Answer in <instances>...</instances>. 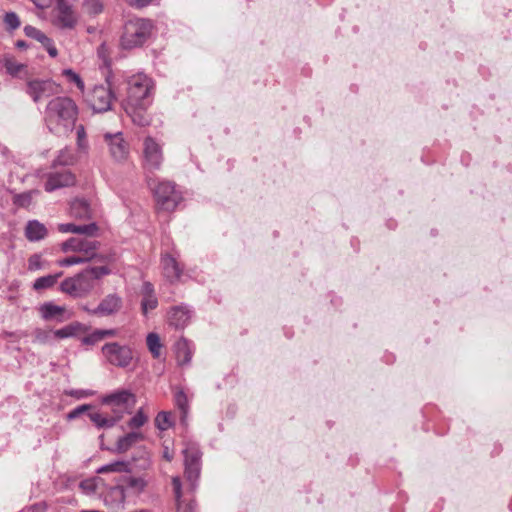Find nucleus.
<instances>
[{
  "label": "nucleus",
  "mask_w": 512,
  "mask_h": 512,
  "mask_svg": "<svg viewBox=\"0 0 512 512\" xmlns=\"http://www.w3.org/2000/svg\"><path fill=\"white\" fill-rule=\"evenodd\" d=\"M153 91L152 79L143 73L132 75L127 80V98L123 108L134 124L145 127L151 123L147 109L152 103Z\"/></svg>",
  "instance_id": "obj_1"
},
{
  "label": "nucleus",
  "mask_w": 512,
  "mask_h": 512,
  "mask_svg": "<svg viewBox=\"0 0 512 512\" xmlns=\"http://www.w3.org/2000/svg\"><path fill=\"white\" fill-rule=\"evenodd\" d=\"M78 109L69 97H55L46 107L45 119L51 132L64 135L73 130L77 120Z\"/></svg>",
  "instance_id": "obj_2"
},
{
  "label": "nucleus",
  "mask_w": 512,
  "mask_h": 512,
  "mask_svg": "<svg viewBox=\"0 0 512 512\" xmlns=\"http://www.w3.org/2000/svg\"><path fill=\"white\" fill-rule=\"evenodd\" d=\"M110 272L107 266L89 267L73 277L64 279L60 284V290L73 298H83L94 289L96 280L109 275Z\"/></svg>",
  "instance_id": "obj_3"
},
{
  "label": "nucleus",
  "mask_w": 512,
  "mask_h": 512,
  "mask_svg": "<svg viewBox=\"0 0 512 512\" xmlns=\"http://www.w3.org/2000/svg\"><path fill=\"white\" fill-rule=\"evenodd\" d=\"M152 28L153 25L149 20L142 18L128 20L123 27L120 46L125 50L141 47L150 38Z\"/></svg>",
  "instance_id": "obj_4"
},
{
  "label": "nucleus",
  "mask_w": 512,
  "mask_h": 512,
  "mask_svg": "<svg viewBox=\"0 0 512 512\" xmlns=\"http://www.w3.org/2000/svg\"><path fill=\"white\" fill-rule=\"evenodd\" d=\"M147 184L153 191L159 208L164 211H173L182 200L181 193L175 189L174 183L170 181L156 183L155 179L148 176Z\"/></svg>",
  "instance_id": "obj_5"
},
{
  "label": "nucleus",
  "mask_w": 512,
  "mask_h": 512,
  "mask_svg": "<svg viewBox=\"0 0 512 512\" xmlns=\"http://www.w3.org/2000/svg\"><path fill=\"white\" fill-rule=\"evenodd\" d=\"M100 247V242L87 237L75 236L71 237L65 242L61 244V249L63 252H77L80 253L82 257H88L89 261L94 259L103 260L104 257L100 256L97 253L98 248Z\"/></svg>",
  "instance_id": "obj_6"
},
{
  "label": "nucleus",
  "mask_w": 512,
  "mask_h": 512,
  "mask_svg": "<svg viewBox=\"0 0 512 512\" xmlns=\"http://www.w3.org/2000/svg\"><path fill=\"white\" fill-rule=\"evenodd\" d=\"M102 353L111 365L121 368L129 366L133 359L131 348L117 342L106 343L102 347Z\"/></svg>",
  "instance_id": "obj_7"
},
{
  "label": "nucleus",
  "mask_w": 512,
  "mask_h": 512,
  "mask_svg": "<svg viewBox=\"0 0 512 512\" xmlns=\"http://www.w3.org/2000/svg\"><path fill=\"white\" fill-rule=\"evenodd\" d=\"M114 94L109 86L97 85L88 96V103L95 112H106L111 109Z\"/></svg>",
  "instance_id": "obj_8"
},
{
  "label": "nucleus",
  "mask_w": 512,
  "mask_h": 512,
  "mask_svg": "<svg viewBox=\"0 0 512 512\" xmlns=\"http://www.w3.org/2000/svg\"><path fill=\"white\" fill-rule=\"evenodd\" d=\"M26 92L37 103L56 94L57 85L50 80H31L27 83Z\"/></svg>",
  "instance_id": "obj_9"
},
{
  "label": "nucleus",
  "mask_w": 512,
  "mask_h": 512,
  "mask_svg": "<svg viewBox=\"0 0 512 512\" xmlns=\"http://www.w3.org/2000/svg\"><path fill=\"white\" fill-rule=\"evenodd\" d=\"M144 167L148 171L158 170L162 163V151L159 144L153 138L147 137L144 140Z\"/></svg>",
  "instance_id": "obj_10"
},
{
  "label": "nucleus",
  "mask_w": 512,
  "mask_h": 512,
  "mask_svg": "<svg viewBox=\"0 0 512 512\" xmlns=\"http://www.w3.org/2000/svg\"><path fill=\"white\" fill-rule=\"evenodd\" d=\"M38 311L40 317L44 321L48 322L54 321L56 323H63L71 317L65 306L56 305L51 301L41 304L38 308Z\"/></svg>",
  "instance_id": "obj_11"
},
{
  "label": "nucleus",
  "mask_w": 512,
  "mask_h": 512,
  "mask_svg": "<svg viewBox=\"0 0 512 512\" xmlns=\"http://www.w3.org/2000/svg\"><path fill=\"white\" fill-rule=\"evenodd\" d=\"M123 307V299L116 293L106 295L98 304L93 308L95 316L107 317L117 314Z\"/></svg>",
  "instance_id": "obj_12"
},
{
  "label": "nucleus",
  "mask_w": 512,
  "mask_h": 512,
  "mask_svg": "<svg viewBox=\"0 0 512 512\" xmlns=\"http://www.w3.org/2000/svg\"><path fill=\"white\" fill-rule=\"evenodd\" d=\"M104 140L109 146L111 156L116 161H122L126 159L128 155V145L124 141L121 132H117L115 134L106 133L104 135Z\"/></svg>",
  "instance_id": "obj_13"
},
{
  "label": "nucleus",
  "mask_w": 512,
  "mask_h": 512,
  "mask_svg": "<svg viewBox=\"0 0 512 512\" xmlns=\"http://www.w3.org/2000/svg\"><path fill=\"white\" fill-rule=\"evenodd\" d=\"M126 494L123 485L110 487L103 496L104 504L112 510H120L123 508Z\"/></svg>",
  "instance_id": "obj_14"
},
{
  "label": "nucleus",
  "mask_w": 512,
  "mask_h": 512,
  "mask_svg": "<svg viewBox=\"0 0 512 512\" xmlns=\"http://www.w3.org/2000/svg\"><path fill=\"white\" fill-rule=\"evenodd\" d=\"M24 33L27 37L37 40L47 50L50 57L55 58L58 55V50L53 41L42 31L34 26L27 25L24 27Z\"/></svg>",
  "instance_id": "obj_15"
},
{
  "label": "nucleus",
  "mask_w": 512,
  "mask_h": 512,
  "mask_svg": "<svg viewBox=\"0 0 512 512\" xmlns=\"http://www.w3.org/2000/svg\"><path fill=\"white\" fill-rule=\"evenodd\" d=\"M75 182V177L69 171H63L60 173L51 174L46 183L45 190L48 192H52L56 189L73 185Z\"/></svg>",
  "instance_id": "obj_16"
},
{
  "label": "nucleus",
  "mask_w": 512,
  "mask_h": 512,
  "mask_svg": "<svg viewBox=\"0 0 512 512\" xmlns=\"http://www.w3.org/2000/svg\"><path fill=\"white\" fill-rule=\"evenodd\" d=\"M191 315L192 312L187 306H175L169 311V324L177 329H182L189 323Z\"/></svg>",
  "instance_id": "obj_17"
},
{
  "label": "nucleus",
  "mask_w": 512,
  "mask_h": 512,
  "mask_svg": "<svg viewBox=\"0 0 512 512\" xmlns=\"http://www.w3.org/2000/svg\"><path fill=\"white\" fill-rule=\"evenodd\" d=\"M48 234L46 226L38 220H30L25 226V237L30 242L43 240Z\"/></svg>",
  "instance_id": "obj_18"
},
{
  "label": "nucleus",
  "mask_w": 512,
  "mask_h": 512,
  "mask_svg": "<svg viewBox=\"0 0 512 512\" xmlns=\"http://www.w3.org/2000/svg\"><path fill=\"white\" fill-rule=\"evenodd\" d=\"M172 486L176 499L177 512H195L196 504L193 500L186 502L181 499V481L178 477L172 479Z\"/></svg>",
  "instance_id": "obj_19"
},
{
  "label": "nucleus",
  "mask_w": 512,
  "mask_h": 512,
  "mask_svg": "<svg viewBox=\"0 0 512 512\" xmlns=\"http://www.w3.org/2000/svg\"><path fill=\"white\" fill-rule=\"evenodd\" d=\"M120 485L124 486V492L132 494L141 493L147 486V482L143 477H135L131 475H124L121 477Z\"/></svg>",
  "instance_id": "obj_20"
},
{
  "label": "nucleus",
  "mask_w": 512,
  "mask_h": 512,
  "mask_svg": "<svg viewBox=\"0 0 512 512\" xmlns=\"http://www.w3.org/2000/svg\"><path fill=\"white\" fill-rule=\"evenodd\" d=\"M90 420L99 429L112 428L118 421L121 420V415L111 416L108 413L92 412L89 415Z\"/></svg>",
  "instance_id": "obj_21"
},
{
  "label": "nucleus",
  "mask_w": 512,
  "mask_h": 512,
  "mask_svg": "<svg viewBox=\"0 0 512 512\" xmlns=\"http://www.w3.org/2000/svg\"><path fill=\"white\" fill-rule=\"evenodd\" d=\"M162 265L164 275L169 281L174 282L180 278L182 270L175 258L170 255H165L162 258Z\"/></svg>",
  "instance_id": "obj_22"
},
{
  "label": "nucleus",
  "mask_w": 512,
  "mask_h": 512,
  "mask_svg": "<svg viewBox=\"0 0 512 512\" xmlns=\"http://www.w3.org/2000/svg\"><path fill=\"white\" fill-rule=\"evenodd\" d=\"M87 327L80 322H72L60 329L53 331V336L58 339H66L77 336L81 332H86Z\"/></svg>",
  "instance_id": "obj_23"
},
{
  "label": "nucleus",
  "mask_w": 512,
  "mask_h": 512,
  "mask_svg": "<svg viewBox=\"0 0 512 512\" xmlns=\"http://www.w3.org/2000/svg\"><path fill=\"white\" fill-rule=\"evenodd\" d=\"M175 353L179 365H187L192 358V349L188 340L182 338L175 344Z\"/></svg>",
  "instance_id": "obj_24"
},
{
  "label": "nucleus",
  "mask_w": 512,
  "mask_h": 512,
  "mask_svg": "<svg viewBox=\"0 0 512 512\" xmlns=\"http://www.w3.org/2000/svg\"><path fill=\"white\" fill-rule=\"evenodd\" d=\"M70 214L79 219L89 218L91 211L88 202L85 199H74L70 204Z\"/></svg>",
  "instance_id": "obj_25"
},
{
  "label": "nucleus",
  "mask_w": 512,
  "mask_h": 512,
  "mask_svg": "<svg viewBox=\"0 0 512 512\" xmlns=\"http://www.w3.org/2000/svg\"><path fill=\"white\" fill-rule=\"evenodd\" d=\"M134 398L133 394L127 390L117 391L103 398L106 405L112 404L117 407H125L129 399Z\"/></svg>",
  "instance_id": "obj_26"
},
{
  "label": "nucleus",
  "mask_w": 512,
  "mask_h": 512,
  "mask_svg": "<svg viewBox=\"0 0 512 512\" xmlns=\"http://www.w3.org/2000/svg\"><path fill=\"white\" fill-rule=\"evenodd\" d=\"M175 406L180 410V421L182 424L187 425V417L189 413V401L185 392L181 389L177 390L174 394Z\"/></svg>",
  "instance_id": "obj_27"
},
{
  "label": "nucleus",
  "mask_w": 512,
  "mask_h": 512,
  "mask_svg": "<svg viewBox=\"0 0 512 512\" xmlns=\"http://www.w3.org/2000/svg\"><path fill=\"white\" fill-rule=\"evenodd\" d=\"M143 439V434L140 432H130L123 437L119 438L116 443V450L119 453L128 451L135 443Z\"/></svg>",
  "instance_id": "obj_28"
},
{
  "label": "nucleus",
  "mask_w": 512,
  "mask_h": 512,
  "mask_svg": "<svg viewBox=\"0 0 512 512\" xmlns=\"http://www.w3.org/2000/svg\"><path fill=\"white\" fill-rule=\"evenodd\" d=\"M62 275H63V272L60 271V272L55 273V274H50V275L39 277V278H37L34 281L33 289L36 290V291H41V290H44V289L51 288V287H53L57 283L58 279Z\"/></svg>",
  "instance_id": "obj_29"
},
{
  "label": "nucleus",
  "mask_w": 512,
  "mask_h": 512,
  "mask_svg": "<svg viewBox=\"0 0 512 512\" xmlns=\"http://www.w3.org/2000/svg\"><path fill=\"white\" fill-rule=\"evenodd\" d=\"M57 23L62 28L71 29L74 27L76 24V17L69 7H63L60 9Z\"/></svg>",
  "instance_id": "obj_30"
},
{
  "label": "nucleus",
  "mask_w": 512,
  "mask_h": 512,
  "mask_svg": "<svg viewBox=\"0 0 512 512\" xmlns=\"http://www.w3.org/2000/svg\"><path fill=\"white\" fill-rule=\"evenodd\" d=\"M104 486V481L100 477H94L90 479H86L81 481L80 488L86 494H94L100 492L102 487Z\"/></svg>",
  "instance_id": "obj_31"
},
{
  "label": "nucleus",
  "mask_w": 512,
  "mask_h": 512,
  "mask_svg": "<svg viewBox=\"0 0 512 512\" xmlns=\"http://www.w3.org/2000/svg\"><path fill=\"white\" fill-rule=\"evenodd\" d=\"M183 453L185 458L184 463L201 464L202 454L196 444H187L186 448L183 450Z\"/></svg>",
  "instance_id": "obj_32"
},
{
  "label": "nucleus",
  "mask_w": 512,
  "mask_h": 512,
  "mask_svg": "<svg viewBox=\"0 0 512 512\" xmlns=\"http://www.w3.org/2000/svg\"><path fill=\"white\" fill-rule=\"evenodd\" d=\"M146 343L149 351L154 358H159L161 354L162 344L157 333L151 332L146 337Z\"/></svg>",
  "instance_id": "obj_33"
},
{
  "label": "nucleus",
  "mask_w": 512,
  "mask_h": 512,
  "mask_svg": "<svg viewBox=\"0 0 512 512\" xmlns=\"http://www.w3.org/2000/svg\"><path fill=\"white\" fill-rule=\"evenodd\" d=\"M103 9V0H85L83 2V11L90 16L102 13Z\"/></svg>",
  "instance_id": "obj_34"
},
{
  "label": "nucleus",
  "mask_w": 512,
  "mask_h": 512,
  "mask_svg": "<svg viewBox=\"0 0 512 512\" xmlns=\"http://www.w3.org/2000/svg\"><path fill=\"white\" fill-rule=\"evenodd\" d=\"M128 464L123 461H115L106 465L101 466L97 469V473L104 474L110 472H127Z\"/></svg>",
  "instance_id": "obj_35"
},
{
  "label": "nucleus",
  "mask_w": 512,
  "mask_h": 512,
  "mask_svg": "<svg viewBox=\"0 0 512 512\" xmlns=\"http://www.w3.org/2000/svg\"><path fill=\"white\" fill-rule=\"evenodd\" d=\"M185 464V475L187 479L191 482L192 487L194 488L195 482L199 478L201 464L194 463H184Z\"/></svg>",
  "instance_id": "obj_36"
},
{
  "label": "nucleus",
  "mask_w": 512,
  "mask_h": 512,
  "mask_svg": "<svg viewBox=\"0 0 512 512\" xmlns=\"http://www.w3.org/2000/svg\"><path fill=\"white\" fill-rule=\"evenodd\" d=\"M155 426L161 431L170 428L172 426L171 413L165 411L159 412L155 418Z\"/></svg>",
  "instance_id": "obj_37"
},
{
  "label": "nucleus",
  "mask_w": 512,
  "mask_h": 512,
  "mask_svg": "<svg viewBox=\"0 0 512 512\" xmlns=\"http://www.w3.org/2000/svg\"><path fill=\"white\" fill-rule=\"evenodd\" d=\"M34 342L38 344H47L51 341L53 332L42 328H36L33 331Z\"/></svg>",
  "instance_id": "obj_38"
},
{
  "label": "nucleus",
  "mask_w": 512,
  "mask_h": 512,
  "mask_svg": "<svg viewBox=\"0 0 512 512\" xmlns=\"http://www.w3.org/2000/svg\"><path fill=\"white\" fill-rule=\"evenodd\" d=\"M98 226L96 223H90L85 225H77L75 234L82 237L92 238L97 234Z\"/></svg>",
  "instance_id": "obj_39"
},
{
  "label": "nucleus",
  "mask_w": 512,
  "mask_h": 512,
  "mask_svg": "<svg viewBox=\"0 0 512 512\" xmlns=\"http://www.w3.org/2000/svg\"><path fill=\"white\" fill-rule=\"evenodd\" d=\"M148 420V417L144 414L142 408H140L136 414L129 420L128 426L132 429L142 427Z\"/></svg>",
  "instance_id": "obj_40"
},
{
  "label": "nucleus",
  "mask_w": 512,
  "mask_h": 512,
  "mask_svg": "<svg viewBox=\"0 0 512 512\" xmlns=\"http://www.w3.org/2000/svg\"><path fill=\"white\" fill-rule=\"evenodd\" d=\"M158 306V300L155 295L142 297L141 310L146 315L150 310H154Z\"/></svg>",
  "instance_id": "obj_41"
},
{
  "label": "nucleus",
  "mask_w": 512,
  "mask_h": 512,
  "mask_svg": "<svg viewBox=\"0 0 512 512\" xmlns=\"http://www.w3.org/2000/svg\"><path fill=\"white\" fill-rule=\"evenodd\" d=\"M4 24L8 30H15L20 26V19L14 12H7L4 16Z\"/></svg>",
  "instance_id": "obj_42"
},
{
  "label": "nucleus",
  "mask_w": 512,
  "mask_h": 512,
  "mask_svg": "<svg viewBox=\"0 0 512 512\" xmlns=\"http://www.w3.org/2000/svg\"><path fill=\"white\" fill-rule=\"evenodd\" d=\"M85 262H89L88 257H82V256H69L64 259H61L58 261V265L61 267H68L72 265L82 264Z\"/></svg>",
  "instance_id": "obj_43"
},
{
  "label": "nucleus",
  "mask_w": 512,
  "mask_h": 512,
  "mask_svg": "<svg viewBox=\"0 0 512 512\" xmlns=\"http://www.w3.org/2000/svg\"><path fill=\"white\" fill-rule=\"evenodd\" d=\"M63 76H65L70 82L76 84V86L83 91L84 90V82L81 77L74 72L72 69H64L62 72Z\"/></svg>",
  "instance_id": "obj_44"
},
{
  "label": "nucleus",
  "mask_w": 512,
  "mask_h": 512,
  "mask_svg": "<svg viewBox=\"0 0 512 512\" xmlns=\"http://www.w3.org/2000/svg\"><path fill=\"white\" fill-rule=\"evenodd\" d=\"M44 261L40 254H33L28 259V270L38 271L44 268Z\"/></svg>",
  "instance_id": "obj_45"
},
{
  "label": "nucleus",
  "mask_w": 512,
  "mask_h": 512,
  "mask_svg": "<svg viewBox=\"0 0 512 512\" xmlns=\"http://www.w3.org/2000/svg\"><path fill=\"white\" fill-rule=\"evenodd\" d=\"M33 192H26L15 197V203L20 207H28L32 202Z\"/></svg>",
  "instance_id": "obj_46"
},
{
  "label": "nucleus",
  "mask_w": 512,
  "mask_h": 512,
  "mask_svg": "<svg viewBox=\"0 0 512 512\" xmlns=\"http://www.w3.org/2000/svg\"><path fill=\"white\" fill-rule=\"evenodd\" d=\"M65 394L71 397H74L76 399H82L89 396H92L94 394L91 390H84V389H71L65 391Z\"/></svg>",
  "instance_id": "obj_47"
},
{
  "label": "nucleus",
  "mask_w": 512,
  "mask_h": 512,
  "mask_svg": "<svg viewBox=\"0 0 512 512\" xmlns=\"http://www.w3.org/2000/svg\"><path fill=\"white\" fill-rule=\"evenodd\" d=\"M23 67H24L23 64L17 63L11 59H7L5 61V68H6L7 72L11 75L18 74L23 69Z\"/></svg>",
  "instance_id": "obj_48"
},
{
  "label": "nucleus",
  "mask_w": 512,
  "mask_h": 512,
  "mask_svg": "<svg viewBox=\"0 0 512 512\" xmlns=\"http://www.w3.org/2000/svg\"><path fill=\"white\" fill-rule=\"evenodd\" d=\"M101 340L102 339H101L100 333H99L98 329H96L91 334L83 337L81 342L84 345H94V344L100 342Z\"/></svg>",
  "instance_id": "obj_49"
},
{
  "label": "nucleus",
  "mask_w": 512,
  "mask_h": 512,
  "mask_svg": "<svg viewBox=\"0 0 512 512\" xmlns=\"http://www.w3.org/2000/svg\"><path fill=\"white\" fill-rule=\"evenodd\" d=\"M77 144L78 147L82 150H85L87 148L86 133L82 125H79L77 127Z\"/></svg>",
  "instance_id": "obj_50"
},
{
  "label": "nucleus",
  "mask_w": 512,
  "mask_h": 512,
  "mask_svg": "<svg viewBox=\"0 0 512 512\" xmlns=\"http://www.w3.org/2000/svg\"><path fill=\"white\" fill-rule=\"evenodd\" d=\"M91 408V406L89 404H83L81 406H78L77 408L71 410L68 414H67V418L69 420H73V419H76L77 417H79L82 413L86 412L87 410H89Z\"/></svg>",
  "instance_id": "obj_51"
},
{
  "label": "nucleus",
  "mask_w": 512,
  "mask_h": 512,
  "mask_svg": "<svg viewBox=\"0 0 512 512\" xmlns=\"http://www.w3.org/2000/svg\"><path fill=\"white\" fill-rule=\"evenodd\" d=\"M57 161L62 165H71L73 163V156L67 151L61 152Z\"/></svg>",
  "instance_id": "obj_52"
},
{
  "label": "nucleus",
  "mask_w": 512,
  "mask_h": 512,
  "mask_svg": "<svg viewBox=\"0 0 512 512\" xmlns=\"http://www.w3.org/2000/svg\"><path fill=\"white\" fill-rule=\"evenodd\" d=\"M141 295L142 297L155 295L154 286L152 283L147 281L143 283L141 287Z\"/></svg>",
  "instance_id": "obj_53"
},
{
  "label": "nucleus",
  "mask_w": 512,
  "mask_h": 512,
  "mask_svg": "<svg viewBox=\"0 0 512 512\" xmlns=\"http://www.w3.org/2000/svg\"><path fill=\"white\" fill-rule=\"evenodd\" d=\"M76 227H77L76 224L65 223V224H59L58 230L62 233H75Z\"/></svg>",
  "instance_id": "obj_54"
},
{
  "label": "nucleus",
  "mask_w": 512,
  "mask_h": 512,
  "mask_svg": "<svg viewBox=\"0 0 512 512\" xmlns=\"http://www.w3.org/2000/svg\"><path fill=\"white\" fill-rule=\"evenodd\" d=\"M101 339H105L107 337H114L117 335L116 329H98Z\"/></svg>",
  "instance_id": "obj_55"
},
{
  "label": "nucleus",
  "mask_w": 512,
  "mask_h": 512,
  "mask_svg": "<svg viewBox=\"0 0 512 512\" xmlns=\"http://www.w3.org/2000/svg\"><path fill=\"white\" fill-rule=\"evenodd\" d=\"M132 6L142 8L150 3L154 2L155 0H128Z\"/></svg>",
  "instance_id": "obj_56"
},
{
  "label": "nucleus",
  "mask_w": 512,
  "mask_h": 512,
  "mask_svg": "<svg viewBox=\"0 0 512 512\" xmlns=\"http://www.w3.org/2000/svg\"><path fill=\"white\" fill-rule=\"evenodd\" d=\"M126 407H117L115 406L113 409H112V414L111 416H118V415H121V418L123 417V414H124V411H125Z\"/></svg>",
  "instance_id": "obj_57"
},
{
  "label": "nucleus",
  "mask_w": 512,
  "mask_h": 512,
  "mask_svg": "<svg viewBox=\"0 0 512 512\" xmlns=\"http://www.w3.org/2000/svg\"><path fill=\"white\" fill-rule=\"evenodd\" d=\"M37 7L44 8L47 3L46 0H31Z\"/></svg>",
  "instance_id": "obj_58"
},
{
  "label": "nucleus",
  "mask_w": 512,
  "mask_h": 512,
  "mask_svg": "<svg viewBox=\"0 0 512 512\" xmlns=\"http://www.w3.org/2000/svg\"><path fill=\"white\" fill-rule=\"evenodd\" d=\"M16 47H17V48H20V49H23V48H26V47H27V44H26V42H25V41H23V40H18V41L16 42Z\"/></svg>",
  "instance_id": "obj_59"
},
{
  "label": "nucleus",
  "mask_w": 512,
  "mask_h": 512,
  "mask_svg": "<svg viewBox=\"0 0 512 512\" xmlns=\"http://www.w3.org/2000/svg\"><path fill=\"white\" fill-rule=\"evenodd\" d=\"M82 309L90 315H95V313L92 312L93 309L88 308L86 305L82 306Z\"/></svg>",
  "instance_id": "obj_60"
},
{
  "label": "nucleus",
  "mask_w": 512,
  "mask_h": 512,
  "mask_svg": "<svg viewBox=\"0 0 512 512\" xmlns=\"http://www.w3.org/2000/svg\"><path fill=\"white\" fill-rule=\"evenodd\" d=\"M104 50H105V45H104V44H102V45L99 47V50H98L99 55H101V54H102V52H103Z\"/></svg>",
  "instance_id": "obj_61"
}]
</instances>
